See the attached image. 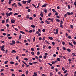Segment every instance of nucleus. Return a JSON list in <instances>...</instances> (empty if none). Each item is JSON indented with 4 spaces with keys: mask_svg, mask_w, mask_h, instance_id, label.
Listing matches in <instances>:
<instances>
[{
    "mask_svg": "<svg viewBox=\"0 0 76 76\" xmlns=\"http://www.w3.org/2000/svg\"><path fill=\"white\" fill-rule=\"evenodd\" d=\"M12 43H10V44L11 45H13V44H15V41L14 40H12Z\"/></svg>",
    "mask_w": 76,
    "mask_h": 76,
    "instance_id": "nucleus-1",
    "label": "nucleus"
},
{
    "mask_svg": "<svg viewBox=\"0 0 76 76\" xmlns=\"http://www.w3.org/2000/svg\"><path fill=\"white\" fill-rule=\"evenodd\" d=\"M16 22V20L14 19H12L11 20V23H15Z\"/></svg>",
    "mask_w": 76,
    "mask_h": 76,
    "instance_id": "nucleus-2",
    "label": "nucleus"
},
{
    "mask_svg": "<svg viewBox=\"0 0 76 76\" xmlns=\"http://www.w3.org/2000/svg\"><path fill=\"white\" fill-rule=\"evenodd\" d=\"M6 15L7 17H8V16H10V13H6Z\"/></svg>",
    "mask_w": 76,
    "mask_h": 76,
    "instance_id": "nucleus-3",
    "label": "nucleus"
},
{
    "mask_svg": "<svg viewBox=\"0 0 76 76\" xmlns=\"http://www.w3.org/2000/svg\"><path fill=\"white\" fill-rule=\"evenodd\" d=\"M48 5V4H45L43 5L42 6V7H46Z\"/></svg>",
    "mask_w": 76,
    "mask_h": 76,
    "instance_id": "nucleus-4",
    "label": "nucleus"
},
{
    "mask_svg": "<svg viewBox=\"0 0 76 76\" xmlns=\"http://www.w3.org/2000/svg\"><path fill=\"white\" fill-rule=\"evenodd\" d=\"M56 31L54 33V34H55V35H57V34H58V29H56Z\"/></svg>",
    "mask_w": 76,
    "mask_h": 76,
    "instance_id": "nucleus-5",
    "label": "nucleus"
},
{
    "mask_svg": "<svg viewBox=\"0 0 76 76\" xmlns=\"http://www.w3.org/2000/svg\"><path fill=\"white\" fill-rule=\"evenodd\" d=\"M12 53H16V51H15V50H13L12 51H11Z\"/></svg>",
    "mask_w": 76,
    "mask_h": 76,
    "instance_id": "nucleus-6",
    "label": "nucleus"
},
{
    "mask_svg": "<svg viewBox=\"0 0 76 76\" xmlns=\"http://www.w3.org/2000/svg\"><path fill=\"white\" fill-rule=\"evenodd\" d=\"M45 22H46V23L47 24H50V23L48 22L47 20L45 21Z\"/></svg>",
    "mask_w": 76,
    "mask_h": 76,
    "instance_id": "nucleus-7",
    "label": "nucleus"
},
{
    "mask_svg": "<svg viewBox=\"0 0 76 76\" xmlns=\"http://www.w3.org/2000/svg\"><path fill=\"white\" fill-rule=\"evenodd\" d=\"M31 26L32 28H35V26H34L33 24L31 25Z\"/></svg>",
    "mask_w": 76,
    "mask_h": 76,
    "instance_id": "nucleus-8",
    "label": "nucleus"
},
{
    "mask_svg": "<svg viewBox=\"0 0 76 76\" xmlns=\"http://www.w3.org/2000/svg\"><path fill=\"white\" fill-rule=\"evenodd\" d=\"M31 0H28V1H27L26 2L27 3H31Z\"/></svg>",
    "mask_w": 76,
    "mask_h": 76,
    "instance_id": "nucleus-9",
    "label": "nucleus"
},
{
    "mask_svg": "<svg viewBox=\"0 0 76 76\" xmlns=\"http://www.w3.org/2000/svg\"><path fill=\"white\" fill-rule=\"evenodd\" d=\"M45 47H46V45H43V49H45Z\"/></svg>",
    "mask_w": 76,
    "mask_h": 76,
    "instance_id": "nucleus-10",
    "label": "nucleus"
},
{
    "mask_svg": "<svg viewBox=\"0 0 76 76\" xmlns=\"http://www.w3.org/2000/svg\"><path fill=\"white\" fill-rule=\"evenodd\" d=\"M22 2L23 3V4H25L26 3V1H25L23 0L22 1Z\"/></svg>",
    "mask_w": 76,
    "mask_h": 76,
    "instance_id": "nucleus-11",
    "label": "nucleus"
},
{
    "mask_svg": "<svg viewBox=\"0 0 76 76\" xmlns=\"http://www.w3.org/2000/svg\"><path fill=\"white\" fill-rule=\"evenodd\" d=\"M67 50L68 51V52H70V51H71V50H70V49H67Z\"/></svg>",
    "mask_w": 76,
    "mask_h": 76,
    "instance_id": "nucleus-12",
    "label": "nucleus"
},
{
    "mask_svg": "<svg viewBox=\"0 0 76 76\" xmlns=\"http://www.w3.org/2000/svg\"><path fill=\"white\" fill-rule=\"evenodd\" d=\"M69 44L70 45H71V46H72V47H73V44H72L70 42H69Z\"/></svg>",
    "mask_w": 76,
    "mask_h": 76,
    "instance_id": "nucleus-13",
    "label": "nucleus"
},
{
    "mask_svg": "<svg viewBox=\"0 0 76 76\" xmlns=\"http://www.w3.org/2000/svg\"><path fill=\"white\" fill-rule=\"evenodd\" d=\"M21 38H22V35L20 34L19 37V39H21Z\"/></svg>",
    "mask_w": 76,
    "mask_h": 76,
    "instance_id": "nucleus-14",
    "label": "nucleus"
},
{
    "mask_svg": "<svg viewBox=\"0 0 76 76\" xmlns=\"http://www.w3.org/2000/svg\"><path fill=\"white\" fill-rule=\"evenodd\" d=\"M26 19H29V15H27L26 17Z\"/></svg>",
    "mask_w": 76,
    "mask_h": 76,
    "instance_id": "nucleus-15",
    "label": "nucleus"
},
{
    "mask_svg": "<svg viewBox=\"0 0 76 76\" xmlns=\"http://www.w3.org/2000/svg\"><path fill=\"white\" fill-rule=\"evenodd\" d=\"M18 5H19V6H22V4H21V3H20L19 2L18 3Z\"/></svg>",
    "mask_w": 76,
    "mask_h": 76,
    "instance_id": "nucleus-16",
    "label": "nucleus"
},
{
    "mask_svg": "<svg viewBox=\"0 0 76 76\" xmlns=\"http://www.w3.org/2000/svg\"><path fill=\"white\" fill-rule=\"evenodd\" d=\"M49 39L50 40H53V38L52 37H49Z\"/></svg>",
    "mask_w": 76,
    "mask_h": 76,
    "instance_id": "nucleus-17",
    "label": "nucleus"
},
{
    "mask_svg": "<svg viewBox=\"0 0 76 76\" xmlns=\"http://www.w3.org/2000/svg\"><path fill=\"white\" fill-rule=\"evenodd\" d=\"M22 62L23 63H24V64H25V65H26V66H27V64H26V63L24 61H22Z\"/></svg>",
    "mask_w": 76,
    "mask_h": 76,
    "instance_id": "nucleus-18",
    "label": "nucleus"
},
{
    "mask_svg": "<svg viewBox=\"0 0 76 76\" xmlns=\"http://www.w3.org/2000/svg\"><path fill=\"white\" fill-rule=\"evenodd\" d=\"M52 10L53 12H54V13H56V10H54V9H52Z\"/></svg>",
    "mask_w": 76,
    "mask_h": 76,
    "instance_id": "nucleus-19",
    "label": "nucleus"
},
{
    "mask_svg": "<svg viewBox=\"0 0 76 76\" xmlns=\"http://www.w3.org/2000/svg\"><path fill=\"white\" fill-rule=\"evenodd\" d=\"M56 20L57 22H60V20L58 19H56Z\"/></svg>",
    "mask_w": 76,
    "mask_h": 76,
    "instance_id": "nucleus-20",
    "label": "nucleus"
},
{
    "mask_svg": "<svg viewBox=\"0 0 76 76\" xmlns=\"http://www.w3.org/2000/svg\"><path fill=\"white\" fill-rule=\"evenodd\" d=\"M20 33H21V34H25V33L22 31H20Z\"/></svg>",
    "mask_w": 76,
    "mask_h": 76,
    "instance_id": "nucleus-21",
    "label": "nucleus"
},
{
    "mask_svg": "<svg viewBox=\"0 0 76 76\" xmlns=\"http://www.w3.org/2000/svg\"><path fill=\"white\" fill-rule=\"evenodd\" d=\"M8 10H10V11L12 10V9L11 8H8Z\"/></svg>",
    "mask_w": 76,
    "mask_h": 76,
    "instance_id": "nucleus-22",
    "label": "nucleus"
},
{
    "mask_svg": "<svg viewBox=\"0 0 76 76\" xmlns=\"http://www.w3.org/2000/svg\"><path fill=\"white\" fill-rule=\"evenodd\" d=\"M32 6H34V7H35V8H37V7L36 6V5H35L34 4H32Z\"/></svg>",
    "mask_w": 76,
    "mask_h": 76,
    "instance_id": "nucleus-23",
    "label": "nucleus"
},
{
    "mask_svg": "<svg viewBox=\"0 0 76 76\" xmlns=\"http://www.w3.org/2000/svg\"><path fill=\"white\" fill-rule=\"evenodd\" d=\"M39 54H40V52H37V56H39Z\"/></svg>",
    "mask_w": 76,
    "mask_h": 76,
    "instance_id": "nucleus-24",
    "label": "nucleus"
},
{
    "mask_svg": "<svg viewBox=\"0 0 76 76\" xmlns=\"http://www.w3.org/2000/svg\"><path fill=\"white\" fill-rule=\"evenodd\" d=\"M33 42H35V37L33 38Z\"/></svg>",
    "mask_w": 76,
    "mask_h": 76,
    "instance_id": "nucleus-25",
    "label": "nucleus"
},
{
    "mask_svg": "<svg viewBox=\"0 0 76 76\" xmlns=\"http://www.w3.org/2000/svg\"><path fill=\"white\" fill-rule=\"evenodd\" d=\"M1 51H4V52L5 51V50L4 49L1 48Z\"/></svg>",
    "mask_w": 76,
    "mask_h": 76,
    "instance_id": "nucleus-26",
    "label": "nucleus"
},
{
    "mask_svg": "<svg viewBox=\"0 0 76 76\" xmlns=\"http://www.w3.org/2000/svg\"><path fill=\"white\" fill-rule=\"evenodd\" d=\"M57 61H60V58H57Z\"/></svg>",
    "mask_w": 76,
    "mask_h": 76,
    "instance_id": "nucleus-27",
    "label": "nucleus"
},
{
    "mask_svg": "<svg viewBox=\"0 0 76 76\" xmlns=\"http://www.w3.org/2000/svg\"><path fill=\"white\" fill-rule=\"evenodd\" d=\"M31 54H32V55H34L35 54V53H34V52H31Z\"/></svg>",
    "mask_w": 76,
    "mask_h": 76,
    "instance_id": "nucleus-28",
    "label": "nucleus"
},
{
    "mask_svg": "<svg viewBox=\"0 0 76 76\" xmlns=\"http://www.w3.org/2000/svg\"><path fill=\"white\" fill-rule=\"evenodd\" d=\"M4 22H5V20H3L2 21V23H4Z\"/></svg>",
    "mask_w": 76,
    "mask_h": 76,
    "instance_id": "nucleus-29",
    "label": "nucleus"
},
{
    "mask_svg": "<svg viewBox=\"0 0 76 76\" xmlns=\"http://www.w3.org/2000/svg\"><path fill=\"white\" fill-rule=\"evenodd\" d=\"M63 21H61L60 25H63Z\"/></svg>",
    "mask_w": 76,
    "mask_h": 76,
    "instance_id": "nucleus-30",
    "label": "nucleus"
},
{
    "mask_svg": "<svg viewBox=\"0 0 76 76\" xmlns=\"http://www.w3.org/2000/svg\"><path fill=\"white\" fill-rule=\"evenodd\" d=\"M47 10L45 9L44 12L45 13H47Z\"/></svg>",
    "mask_w": 76,
    "mask_h": 76,
    "instance_id": "nucleus-31",
    "label": "nucleus"
},
{
    "mask_svg": "<svg viewBox=\"0 0 76 76\" xmlns=\"http://www.w3.org/2000/svg\"><path fill=\"white\" fill-rule=\"evenodd\" d=\"M63 49L65 51L66 50V48H65V47H63Z\"/></svg>",
    "mask_w": 76,
    "mask_h": 76,
    "instance_id": "nucleus-32",
    "label": "nucleus"
},
{
    "mask_svg": "<svg viewBox=\"0 0 76 76\" xmlns=\"http://www.w3.org/2000/svg\"><path fill=\"white\" fill-rule=\"evenodd\" d=\"M38 30L39 32H41L40 29L38 28Z\"/></svg>",
    "mask_w": 76,
    "mask_h": 76,
    "instance_id": "nucleus-33",
    "label": "nucleus"
},
{
    "mask_svg": "<svg viewBox=\"0 0 76 76\" xmlns=\"http://www.w3.org/2000/svg\"><path fill=\"white\" fill-rule=\"evenodd\" d=\"M45 42H46V43H47L48 44H50V43H48V41H47V40L45 41Z\"/></svg>",
    "mask_w": 76,
    "mask_h": 76,
    "instance_id": "nucleus-34",
    "label": "nucleus"
},
{
    "mask_svg": "<svg viewBox=\"0 0 76 76\" xmlns=\"http://www.w3.org/2000/svg\"><path fill=\"white\" fill-rule=\"evenodd\" d=\"M67 13L68 15H71V14H70V13L69 12H67Z\"/></svg>",
    "mask_w": 76,
    "mask_h": 76,
    "instance_id": "nucleus-35",
    "label": "nucleus"
},
{
    "mask_svg": "<svg viewBox=\"0 0 76 76\" xmlns=\"http://www.w3.org/2000/svg\"><path fill=\"white\" fill-rule=\"evenodd\" d=\"M6 26L7 28H9V25L8 24H7Z\"/></svg>",
    "mask_w": 76,
    "mask_h": 76,
    "instance_id": "nucleus-36",
    "label": "nucleus"
},
{
    "mask_svg": "<svg viewBox=\"0 0 76 76\" xmlns=\"http://www.w3.org/2000/svg\"><path fill=\"white\" fill-rule=\"evenodd\" d=\"M70 26L71 28H72V29H73V25H71Z\"/></svg>",
    "mask_w": 76,
    "mask_h": 76,
    "instance_id": "nucleus-37",
    "label": "nucleus"
},
{
    "mask_svg": "<svg viewBox=\"0 0 76 76\" xmlns=\"http://www.w3.org/2000/svg\"><path fill=\"white\" fill-rule=\"evenodd\" d=\"M9 22V19H7L6 20V23H7Z\"/></svg>",
    "mask_w": 76,
    "mask_h": 76,
    "instance_id": "nucleus-38",
    "label": "nucleus"
},
{
    "mask_svg": "<svg viewBox=\"0 0 76 76\" xmlns=\"http://www.w3.org/2000/svg\"><path fill=\"white\" fill-rule=\"evenodd\" d=\"M24 60H26V61H28V59L27 58H24Z\"/></svg>",
    "mask_w": 76,
    "mask_h": 76,
    "instance_id": "nucleus-39",
    "label": "nucleus"
},
{
    "mask_svg": "<svg viewBox=\"0 0 76 76\" xmlns=\"http://www.w3.org/2000/svg\"><path fill=\"white\" fill-rule=\"evenodd\" d=\"M51 15V13H49L48 15V16L49 17L50 16V15Z\"/></svg>",
    "mask_w": 76,
    "mask_h": 76,
    "instance_id": "nucleus-40",
    "label": "nucleus"
},
{
    "mask_svg": "<svg viewBox=\"0 0 76 76\" xmlns=\"http://www.w3.org/2000/svg\"><path fill=\"white\" fill-rule=\"evenodd\" d=\"M31 51H34V49L33 48H31Z\"/></svg>",
    "mask_w": 76,
    "mask_h": 76,
    "instance_id": "nucleus-41",
    "label": "nucleus"
},
{
    "mask_svg": "<svg viewBox=\"0 0 76 76\" xmlns=\"http://www.w3.org/2000/svg\"><path fill=\"white\" fill-rule=\"evenodd\" d=\"M71 36H69L68 37V38H69V39H70L71 38Z\"/></svg>",
    "mask_w": 76,
    "mask_h": 76,
    "instance_id": "nucleus-42",
    "label": "nucleus"
},
{
    "mask_svg": "<svg viewBox=\"0 0 76 76\" xmlns=\"http://www.w3.org/2000/svg\"><path fill=\"white\" fill-rule=\"evenodd\" d=\"M29 64L30 65H32V64H33L32 63L30 62L29 63Z\"/></svg>",
    "mask_w": 76,
    "mask_h": 76,
    "instance_id": "nucleus-43",
    "label": "nucleus"
},
{
    "mask_svg": "<svg viewBox=\"0 0 76 76\" xmlns=\"http://www.w3.org/2000/svg\"><path fill=\"white\" fill-rule=\"evenodd\" d=\"M4 47H5V46H4V45L1 47V48L3 49L4 48Z\"/></svg>",
    "mask_w": 76,
    "mask_h": 76,
    "instance_id": "nucleus-44",
    "label": "nucleus"
},
{
    "mask_svg": "<svg viewBox=\"0 0 76 76\" xmlns=\"http://www.w3.org/2000/svg\"><path fill=\"white\" fill-rule=\"evenodd\" d=\"M54 66H52L51 67V69H52V70H53V69H54Z\"/></svg>",
    "mask_w": 76,
    "mask_h": 76,
    "instance_id": "nucleus-45",
    "label": "nucleus"
},
{
    "mask_svg": "<svg viewBox=\"0 0 76 76\" xmlns=\"http://www.w3.org/2000/svg\"><path fill=\"white\" fill-rule=\"evenodd\" d=\"M29 19L30 20H32V19H33V18L32 17H30L29 18Z\"/></svg>",
    "mask_w": 76,
    "mask_h": 76,
    "instance_id": "nucleus-46",
    "label": "nucleus"
},
{
    "mask_svg": "<svg viewBox=\"0 0 76 76\" xmlns=\"http://www.w3.org/2000/svg\"><path fill=\"white\" fill-rule=\"evenodd\" d=\"M68 9H70V5H68Z\"/></svg>",
    "mask_w": 76,
    "mask_h": 76,
    "instance_id": "nucleus-47",
    "label": "nucleus"
},
{
    "mask_svg": "<svg viewBox=\"0 0 76 76\" xmlns=\"http://www.w3.org/2000/svg\"><path fill=\"white\" fill-rule=\"evenodd\" d=\"M39 39L40 40V41H41V40H42V38L41 37H40L39 38Z\"/></svg>",
    "mask_w": 76,
    "mask_h": 76,
    "instance_id": "nucleus-48",
    "label": "nucleus"
},
{
    "mask_svg": "<svg viewBox=\"0 0 76 76\" xmlns=\"http://www.w3.org/2000/svg\"><path fill=\"white\" fill-rule=\"evenodd\" d=\"M74 4L75 6V7H76V1L74 2Z\"/></svg>",
    "mask_w": 76,
    "mask_h": 76,
    "instance_id": "nucleus-49",
    "label": "nucleus"
},
{
    "mask_svg": "<svg viewBox=\"0 0 76 76\" xmlns=\"http://www.w3.org/2000/svg\"><path fill=\"white\" fill-rule=\"evenodd\" d=\"M73 43L74 44V45H76V42L75 41H74L73 42Z\"/></svg>",
    "mask_w": 76,
    "mask_h": 76,
    "instance_id": "nucleus-50",
    "label": "nucleus"
},
{
    "mask_svg": "<svg viewBox=\"0 0 76 76\" xmlns=\"http://www.w3.org/2000/svg\"><path fill=\"white\" fill-rule=\"evenodd\" d=\"M8 63V61H6L5 62L4 64H7Z\"/></svg>",
    "mask_w": 76,
    "mask_h": 76,
    "instance_id": "nucleus-51",
    "label": "nucleus"
},
{
    "mask_svg": "<svg viewBox=\"0 0 76 76\" xmlns=\"http://www.w3.org/2000/svg\"><path fill=\"white\" fill-rule=\"evenodd\" d=\"M28 32H30V33H31V32H32V30H30Z\"/></svg>",
    "mask_w": 76,
    "mask_h": 76,
    "instance_id": "nucleus-52",
    "label": "nucleus"
},
{
    "mask_svg": "<svg viewBox=\"0 0 76 76\" xmlns=\"http://www.w3.org/2000/svg\"><path fill=\"white\" fill-rule=\"evenodd\" d=\"M62 70H63V71H64L65 70V68L64 67H62Z\"/></svg>",
    "mask_w": 76,
    "mask_h": 76,
    "instance_id": "nucleus-53",
    "label": "nucleus"
},
{
    "mask_svg": "<svg viewBox=\"0 0 76 76\" xmlns=\"http://www.w3.org/2000/svg\"><path fill=\"white\" fill-rule=\"evenodd\" d=\"M48 64H49V66H53V64L50 63H48Z\"/></svg>",
    "mask_w": 76,
    "mask_h": 76,
    "instance_id": "nucleus-54",
    "label": "nucleus"
},
{
    "mask_svg": "<svg viewBox=\"0 0 76 76\" xmlns=\"http://www.w3.org/2000/svg\"><path fill=\"white\" fill-rule=\"evenodd\" d=\"M45 39V37H44L43 39H42V40L43 41H44Z\"/></svg>",
    "mask_w": 76,
    "mask_h": 76,
    "instance_id": "nucleus-55",
    "label": "nucleus"
},
{
    "mask_svg": "<svg viewBox=\"0 0 76 76\" xmlns=\"http://www.w3.org/2000/svg\"><path fill=\"white\" fill-rule=\"evenodd\" d=\"M35 57L37 60H38V56H36Z\"/></svg>",
    "mask_w": 76,
    "mask_h": 76,
    "instance_id": "nucleus-56",
    "label": "nucleus"
},
{
    "mask_svg": "<svg viewBox=\"0 0 76 76\" xmlns=\"http://www.w3.org/2000/svg\"><path fill=\"white\" fill-rule=\"evenodd\" d=\"M22 56H23V57H25V54H22Z\"/></svg>",
    "mask_w": 76,
    "mask_h": 76,
    "instance_id": "nucleus-57",
    "label": "nucleus"
},
{
    "mask_svg": "<svg viewBox=\"0 0 76 76\" xmlns=\"http://www.w3.org/2000/svg\"><path fill=\"white\" fill-rule=\"evenodd\" d=\"M67 72V70H66L65 71H64V73H66Z\"/></svg>",
    "mask_w": 76,
    "mask_h": 76,
    "instance_id": "nucleus-58",
    "label": "nucleus"
},
{
    "mask_svg": "<svg viewBox=\"0 0 76 76\" xmlns=\"http://www.w3.org/2000/svg\"><path fill=\"white\" fill-rule=\"evenodd\" d=\"M27 11L28 12H31V10H30V9H28V10Z\"/></svg>",
    "mask_w": 76,
    "mask_h": 76,
    "instance_id": "nucleus-59",
    "label": "nucleus"
},
{
    "mask_svg": "<svg viewBox=\"0 0 76 76\" xmlns=\"http://www.w3.org/2000/svg\"><path fill=\"white\" fill-rule=\"evenodd\" d=\"M10 63L11 64H14V62L11 61V62H10Z\"/></svg>",
    "mask_w": 76,
    "mask_h": 76,
    "instance_id": "nucleus-60",
    "label": "nucleus"
},
{
    "mask_svg": "<svg viewBox=\"0 0 76 76\" xmlns=\"http://www.w3.org/2000/svg\"><path fill=\"white\" fill-rule=\"evenodd\" d=\"M39 62H42V60H41V59H39Z\"/></svg>",
    "mask_w": 76,
    "mask_h": 76,
    "instance_id": "nucleus-61",
    "label": "nucleus"
},
{
    "mask_svg": "<svg viewBox=\"0 0 76 76\" xmlns=\"http://www.w3.org/2000/svg\"><path fill=\"white\" fill-rule=\"evenodd\" d=\"M40 16H41V17H43V14L41 13L40 14Z\"/></svg>",
    "mask_w": 76,
    "mask_h": 76,
    "instance_id": "nucleus-62",
    "label": "nucleus"
},
{
    "mask_svg": "<svg viewBox=\"0 0 76 76\" xmlns=\"http://www.w3.org/2000/svg\"><path fill=\"white\" fill-rule=\"evenodd\" d=\"M63 59H64V60H65L66 57H65V56H63Z\"/></svg>",
    "mask_w": 76,
    "mask_h": 76,
    "instance_id": "nucleus-63",
    "label": "nucleus"
},
{
    "mask_svg": "<svg viewBox=\"0 0 76 76\" xmlns=\"http://www.w3.org/2000/svg\"><path fill=\"white\" fill-rule=\"evenodd\" d=\"M12 37H8V39H12Z\"/></svg>",
    "mask_w": 76,
    "mask_h": 76,
    "instance_id": "nucleus-64",
    "label": "nucleus"
}]
</instances>
